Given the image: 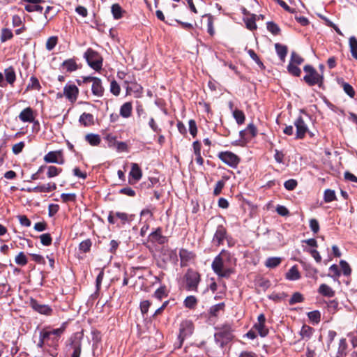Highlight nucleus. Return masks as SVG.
<instances>
[{
	"instance_id": "f257e3e1",
	"label": "nucleus",
	"mask_w": 357,
	"mask_h": 357,
	"mask_svg": "<svg viewBox=\"0 0 357 357\" xmlns=\"http://www.w3.org/2000/svg\"><path fill=\"white\" fill-rule=\"evenodd\" d=\"M231 259V254L225 250H222L214 258L211 264V268L219 278H229L234 273V268L229 266Z\"/></svg>"
},
{
	"instance_id": "f03ea898",
	"label": "nucleus",
	"mask_w": 357,
	"mask_h": 357,
	"mask_svg": "<svg viewBox=\"0 0 357 357\" xmlns=\"http://www.w3.org/2000/svg\"><path fill=\"white\" fill-rule=\"evenodd\" d=\"M65 331L66 323H63L59 328L52 330H50L49 328H44L40 331L42 333H45L47 335V337L45 339L47 345L56 349L58 347L60 337Z\"/></svg>"
},
{
	"instance_id": "7ed1b4c3",
	"label": "nucleus",
	"mask_w": 357,
	"mask_h": 357,
	"mask_svg": "<svg viewBox=\"0 0 357 357\" xmlns=\"http://www.w3.org/2000/svg\"><path fill=\"white\" fill-rule=\"evenodd\" d=\"M303 70L306 73L303 79L309 86L316 84H318L319 86H321L324 82L323 75H319L317 71L310 65L305 66Z\"/></svg>"
},
{
	"instance_id": "20e7f679",
	"label": "nucleus",
	"mask_w": 357,
	"mask_h": 357,
	"mask_svg": "<svg viewBox=\"0 0 357 357\" xmlns=\"http://www.w3.org/2000/svg\"><path fill=\"white\" fill-rule=\"evenodd\" d=\"M84 56L88 65L93 70L98 71L102 68V58L96 51L89 48L84 53Z\"/></svg>"
},
{
	"instance_id": "39448f33",
	"label": "nucleus",
	"mask_w": 357,
	"mask_h": 357,
	"mask_svg": "<svg viewBox=\"0 0 357 357\" xmlns=\"http://www.w3.org/2000/svg\"><path fill=\"white\" fill-rule=\"evenodd\" d=\"M184 280L187 290L197 291L198 284L200 282V275L198 272L192 269H188L184 275Z\"/></svg>"
},
{
	"instance_id": "423d86ee",
	"label": "nucleus",
	"mask_w": 357,
	"mask_h": 357,
	"mask_svg": "<svg viewBox=\"0 0 357 357\" xmlns=\"http://www.w3.org/2000/svg\"><path fill=\"white\" fill-rule=\"evenodd\" d=\"M218 158L230 167L236 168L241 161V158L231 151H221L218 154Z\"/></svg>"
},
{
	"instance_id": "0eeeda50",
	"label": "nucleus",
	"mask_w": 357,
	"mask_h": 357,
	"mask_svg": "<svg viewBox=\"0 0 357 357\" xmlns=\"http://www.w3.org/2000/svg\"><path fill=\"white\" fill-rule=\"evenodd\" d=\"M83 331L74 333L70 338V347L73 349L71 357H79L82 349V341L83 339Z\"/></svg>"
},
{
	"instance_id": "6e6552de",
	"label": "nucleus",
	"mask_w": 357,
	"mask_h": 357,
	"mask_svg": "<svg viewBox=\"0 0 357 357\" xmlns=\"http://www.w3.org/2000/svg\"><path fill=\"white\" fill-rule=\"evenodd\" d=\"M43 159L47 163L63 165L65 162L62 151H50L44 156Z\"/></svg>"
},
{
	"instance_id": "1a4fd4ad",
	"label": "nucleus",
	"mask_w": 357,
	"mask_h": 357,
	"mask_svg": "<svg viewBox=\"0 0 357 357\" xmlns=\"http://www.w3.org/2000/svg\"><path fill=\"white\" fill-rule=\"evenodd\" d=\"M30 306L36 312L47 316L51 315L53 311L51 307L48 305L40 303L38 301L33 298L30 300Z\"/></svg>"
},
{
	"instance_id": "9d476101",
	"label": "nucleus",
	"mask_w": 357,
	"mask_h": 357,
	"mask_svg": "<svg viewBox=\"0 0 357 357\" xmlns=\"http://www.w3.org/2000/svg\"><path fill=\"white\" fill-rule=\"evenodd\" d=\"M227 234V229L222 223H219L217 226L216 231L213 237V242L219 246L223 243Z\"/></svg>"
},
{
	"instance_id": "9b49d317",
	"label": "nucleus",
	"mask_w": 357,
	"mask_h": 357,
	"mask_svg": "<svg viewBox=\"0 0 357 357\" xmlns=\"http://www.w3.org/2000/svg\"><path fill=\"white\" fill-rule=\"evenodd\" d=\"M179 338L182 340L192 334L194 331V325L191 320H183L180 325Z\"/></svg>"
},
{
	"instance_id": "f8f14e48",
	"label": "nucleus",
	"mask_w": 357,
	"mask_h": 357,
	"mask_svg": "<svg viewBox=\"0 0 357 357\" xmlns=\"http://www.w3.org/2000/svg\"><path fill=\"white\" fill-rule=\"evenodd\" d=\"M294 126L296 128V138L303 139L308 130V128L302 116H300L295 120Z\"/></svg>"
},
{
	"instance_id": "ddd939ff",
	"label": "nucleus",
	"mask_w": 357,
	"mask_h": 357,
	"mask_svg": "<svg viewBox=\"0 0 357 357\" xmlns=\"http://www.w3.org/2000/svg\"><path fill=\"white\" fill-rule=\"evenodd\" d=\"M78 94L79 89L75 84H66L63 88V95L71 102L76 101Z\"/></svg>"
},
{
	"instance_id": "4468645a",
	"label": "nucleus",
	"mask_w": 357,
	"mask_h": 357,
	"mask_svg": "<svg viewBox=\"0 0 357 357\" xmlns=\"http://www.w3.org/2000/svg\"><path fill=\"white\" fill-rule=\"evenodd\" d=\"M125 84H127V93H130L131 92L140 93L142 92V87L137 83L134 77L128 76V79L125 80Z\"/></svg>"
},
{
	"instance_id": "2eb2a0df",
	"label": "nucleus",
	"mask_w": 357,
	"mask_h": 357,
	"mask_svg": "<svg viewBox=\"0 0 357 357\" xmlns=\"http://www.w3.org/2000/svg\"><path fill=\"white\" fill-rule=\"evenodd\" d=\"M149 241L152 243H157L162 245L167 242V238L162 235V229L157 228L154 231L151 232L149 236Z\"/></svg>"
},
{
	"instance_id": "dca6fc26",
	"label": "nucleus",
	"mask_w": 357,
	"mask_h": 357,
	"mask_svg": "<svg viewBox=\"0 0 357 357\" xmlns=\"http://www.w3.org/2000/svg\"><path fill=\"white\" fill-rule=\"evenodd\" d=\"M56 189V185L54 183H48L45 185H37L33 188H28L29 192H50Z\"/></svg>"
},
{
	"instance_id": "f3484780",
	"label": "nucleus",
	"mask_w": 357,
	"mask_h": 357,
	"mask_svg": "<svg viewBox=\"0 0 357 357\" xmlns=\"http://www.w3.org/2000/svg\"><path fill=\"white\" fill-rule=\"evenodd\" d=\"M91 91L93 95L98 98L103 96L105 89L102 86V80L100 78L96 77V79H93L91 86Z\"/></svg>"
},
{
	"instance_id": "a211bd4d",
	"label": "nucleus",
	"mask_w": 357,
	"mask_h": 357,
	"mask_svg": "<svg viewBox=\"0 0 357 357\" xmlns=\"http://www.w3.org/2000/svg\"><path fill=\"white\" fill-rule=\"evenodd\" d=\"M129 175H130V178H129L128 182L130 184H134L135 183H136L137 181L140 180V178H142V172L140 167H139V165L137 164H136V163L132 164V167H131V170L130 172Z\"/></svg>"
},
{
	"instance_id": "6ab92c4d",
	"label": "nucleus",
	"mask_w": 357,
	"mask_h": 357,
	"mask_svg": "<svg viewBox=\"0 0 357 357\" xmlns=\"http://www.w3.org/2000/svg\"><path fill=\"white\" fill-rule=\"evenodd\" d=\"M232 329L229 324L222 326L219 328V331L215 333V337L218 338L222 337L229 342L232 339Z\"/></svg>"
},
{
	"instance_id": "aec40b11",
	"label": "nucleus",
	"mask_w": 357,
	"mask_h": 357,
	"mask_svg": "<svg viewBox=\"0 0 357 357\" xmlns=\"http://www.w3.org/2000/svg\"><path fill=\"white\" fill-rule=\"evenodd\" d=\"M179 257L181 259V266H186L190 261L195 257V254L186 249H181L179 251Z\"/></svg>"
},
{
	"instance_id": "412c9836",
	"label": "nucleus",
	"mask_w": 357,
	"mask_h": 357,
	"mask_svg": "<svg viewBox=\"0 0 357 357\" xmlns=\"http://www.w3.org/2000/svg\"><path fill=\"white\" fill-rule=\"evenodd\" d=\"M19 119L22 122L31 123L34 120L33 111L31 107L24 109L19 114Z\"/></svg>"
},
{
	"instance_id": "4be33fe9",
	"label": "nucleus",
	"mask_w": 357,
	"mask_h": 357,
	"mask_svg": "<svg viewBox=\"0 0 357 357\" xmlns=\"http://www.w3.org/2000/svg\"><path fill=\"white\" fill-rule=\"evenodd\" d=\"M132 104L131 102H126L123 103L119 110V115L123 118L128 119L132 116Z\"/></svg>"
},
{
	"instance_id": "5701e85b",
	"label": "nucleus",
	"mask_w": 357,
	"mask_h": 357,
	"mask_svg": "<svg viewBox=\"0 0 357 357\" xmlns=\"http://www.w3.org/2000/svg\"><path fill=\"white\" fill-rule=\"evenodd\" d=\"M3 75H5L6 82L10 86H13L16 80V74L14 68L12 66L6 68Z\"/></svg>"
},
{
	"instance_id": "b1692460",
	"label": "nucleus",
	"mask_w": 357,
	"mask_h": 357,
	"mask_svg": "<svg viewBox=\"0 0 357 357\" xmlns=\"http://www.w3.org/2000/svg\"><path fill=\"white\" fill-rule=\"evenodd\" d=\"M61 66L66 70V72L68 73L75 71L78 69V65L77 64L75 59H69L65 60L62 63Z\"/></svg>"
},
{
	"instance_id": "393cba45",
	"label": "nucleus",
	"mask_w": 357,
	"mask_h": 357,
	"mask_svg": "<svg viewBox=\"0 0 357 357\" xmlns=\"http://www.w3.org/2000/svg\"><path fill=\"white\" fill-rule=\"evenodd\" d=\"M79 123L84 126H90L94 123L93 115L90 113L84 112L79 119Z\"/></svg>"
},
{
	"instance_id": "a878e982",
	"label": "nucleus",
	"mask_w": 357,
	"mask_h": 357,
	"mask_svg": "<svg viewBox=\"0 0 357 357\" xmlns=\"http://www.w3.org/2000/svg\"><path fill=\"white\" fill-rule=\"evenodd\" d=\"M111 12L113 17L115 20H119L123 17V13H126L124 10L119 3H114L111 7Z\"/></svg>"
},
{
	"instance_id": "bb28decb",
	"label": "nucleus",
	"mask_w": 357,
	"mask_h": 357,
	"mask_svg": "<svg viewBox=\"0 0 357 357\" xmlns=\"http://www.w3.org/2000/svg\"><path fill=\"white\" fill-rule=\"evenodd\" d=\"M314 331V330L313 328L307 325H303L300 331V335L302 339L308 340L312 337Z\"/></svg>"
},
{
	"instance_id": "cd10ccee",
	"label": "nucleus",
	"mask_w": 357,
	"mask_h": 357,
	"mask_svg": "<svg viewBox=\"0 0 357 357\" xmlns=\"http://www.w3.org/2000/svg\"><path fill=\"white\" fill-rule=\"evenodd\" d=\"M318 292L320 294L328 297H333L335 295V291L333 290V289L331 287L326 284H321L319 286Z\"/></svg>"
},
{
	"instance_id": "c85d7f7f",
	"label": "nucleus",
	"mask_w": 357,
	"mask_h": 357,
	"mask_svg": "<svg viewBox=\"0 0 357 357\" xmlns=\"http://www.w3.org/2000/svg\"><path fill=\"white\" fill-rule=\"evenodd\" d=\"M275 51L277 52L278 56L280 59L281 61H284L285 57L287 54V47L286 45L275 43Z\"/></svg>"
},
{
	"instance_id": "c756f323",
	"label": "nucleus",
	"mask_w": 357,
	"mask_h": 357,
	"mask_svg": "<svg viewBox=\"0 0 357 357\" xmlns=\"http://www.w3.org/2000/svg\"><path fill=\"white\" fill-rule=\"evenodd\" d=\"M301 274L296 266H292L286 273V278L289 280H297L300 279Z\"/></svg>"
},
{
	"instance_id": "7c9ffc66",
	"label": "nucleus",
	"mask_w": 357,
	"mask_h": 357,
	"mask_svg": "<svg viewBox=\"0 0 357 357\" xmlns=\"http://www.w3.org/2000/svg\"><path fill=\"white\" fill-rule=\"evenodd\" d=\"M86 141L91 146H98L101 142V139L98 134H87L85 136Z\"/></svg>"
},
{
	"instance_id": "2f4dec72",
	"label": "nucleus",
	"mask_w": 357,
	"mask_h": 357,
	"mask_svg": "<svg viewBox=\"0 0 357 357\" xmlns=\"http://www.w3.org/2000/svg\"><path fill=\"white\" fill-rule=\"evenodd\" d=\"M168 291L167 289V287L165 285H162L158 289L155 290L153 294V297L157 298L159 301L162 300L164 298L167 297Z\"/></svg>"
},
{
	"instance_id": "473e14b6",
	"label": "nucleus",
	"mask_w": 357,
	"mask_h": 357,
	"mask_svg": "<svg viewBox=\"0 0 357 357\" xmlns=\"http://www.w3.org/2000/svg\"><path fill=\"white\" fill-rule=\"evenodd\" d=\"M41 89L40 84L38 79L35 76H31L29 80V83L26 86V91L29 90H36L40 91Z\"/></svg>"
},
{
	"instance_id": "72a5a7b5",
	"label": "nucleus",
	"mask_w": 357,
	"mask_h": 357,
	"mask_svg": "<svg viewBox=\"0 0 357 357\" xmlns=\"http://www.w3.org/2000/svg\"><path fill=\"white\" fill-rule=\"evenodd\" d=\"M225 303H220L211 306L209 309V314L212 317H217L220 311H224Z\"/></svg>"
},
{
	"instance_id": "f704fd0d",
	"label": "nucleus",
	"mask_w": 357,
	"mask_h": 357,
	"mask_svg": "<svg viewBox=\"0 0 357 357\" xmlns=\"http://www.w3.org/2000/svg\"><path fill=\"white\" fill-rule=\"evenodd\" d=\"M115 216L121 220L123 225L131 222L133 217L132 215H129L123 212H116Z\"/></svg>"
},
{
	"instance_id": "c9c22d12",
	"label": "nucleus",
	"mask_w": 357,
	"mask_h": 357,
	"mask_svg": "<svg viewBox=\"0 0 357 357\" xmlns=\"http://www.w3.org/2000/svg\"><path fill=\"white\" fill-rule=\"evenodd\" d=\"M347 343L344 338H342L339 342L337 350V357L345 356L347 355Z\"/></svg>"
},
{
	"instance_id": "e433bc0d",
	"label": "nucleus",
	"mask_w": 357,
	"mask_h": 357,
	"mask_svg": "<svg viewBox=\"0 0 357 357\" xmlns=\"http://www.w3.org/2000/svg\"><path fill=\"white\" fill-rule=\"evenodd\" d=\"M349 47L352 56L357 60V39L355 36L349 38Z\"/></svg>"
},
{
	"instance_id": "4c0bfd02",
	"label": "nucleus",
	"mask_w": 357,
	"mask_h": 357,
	"mask_svg": "<svg viewBox=\"0 0 357 357\" xmlns=\"http://www.w3.org/2000/svg\"><path fill=\"white\" fill-rule=\"evenodd\" d=\"M197 303V299L195 296H188L184 300V305L187 308L194 309Z\"/></svg>"
},
{
	"instance_id": "58836bf2",
	"label": "nucleus",
	"mask_w": 357,
	"mask_h": 357,
	"mask_svg": "<svg viewBox=\"0 0 357 357\" xmlns=\"http://www.w3.org/2000/svg\"><path fill=\"white\" fill-rule=\"evenodd\" d=\"M336 195L333 190L326 189L324 191V199L326 203H330L336 200Z\"/></svg>"
},
{
	"instance_id": "ea45409f",
	"label": "nucleus",
	"mask_w": 357,
	"mask_h": 357,
	"mask_svg": "<svg viewBox=\"0 0 357 357\" xmlns=\"http://www.w3.org/2000/svg\"><path fill=\"white\" fill-rule=\"evenodd\" d=\"M233 116L238 125H241L245 122V116L243 111L235 109L233 111Z\"/></svg>"
},
{
	"instance_id": "a19ab883",
	"label": "nucleus",
	"mask_w": 357,
	"mask_h": 357,
	"mask_svg": "<svg viewBox=\"0 0 357 357\" xmlns=\"http://www.w3.org/2000/svg\"><path fill=\"white\" fill-rule=\"evenodd\" d=\"M47 176L48 178H53L58 176L61 172L62 169L56 167L55 166H48L47 167Z\"/></svg>"
},
{
	"instance_id": "79ce46f5",
	"label": "nucleus",
	"mask_w": 357,
	"mask_h": 357,
	"mask_svg": "<svg viewBox=\"0 0 357 357\" xmlns=\"http://www.w3.org/2000/svg\"><path fill=\"white\" fill-rule=\"evenodd\" d=\"M281 263L280 257H269L266 259L265 265L268 268H275Z\"/></svg>"
},
{
	"instance_id": "37998d69",
	"label": "nucleus",
	"mask_w": 357,
	"mask_h": 357,
	"mask_svg": "<svg viewBox=\"0 0 357 357\" xmlns=\"http://www.w3.org/2000/svg\"><path fill=\"white\" fill-rule=\"evenodd\" d=\"M254 327L261 337H266L268 334V329L266 327L265 324H255Z\"/></svg>"
},
{
	"instance_id": "c03bdc74",
	"label": "nucleus",
	"mask_w": 357,
	"mask_h": 357,
	"mask_svg": "<svg viewBox=\"0 0 357 357\" xmlns=\"http://www.w3.org/2000/svg\"><path fill=\"white\" fill-rule=\"evenodd\" d=\"M92 245V242L90 239H86L82 241L79 245V249L82 252L86 253L89 252L91 247Z\"/></svg>"
},
{
	"instance_id": "a18cd8bd",
	"label": "nucleus",
	"mask_w": 357,
	"mask_h": 357,
	"mask_svg": "<svg viewBox=\"0 0 357 357\" xmlns=\"http://www.w3.org/2000/svg\"><path fill=\"white\" fill-rule=\"evenodd\" d=\"M215 343L213 347L215 349H220L222 352V349L225 345L228 342L227 340L222 337L218 338L215 337V334L214 335Z\"/></svg>"
},
{
	"instance_id": "49530a36",
	"label": "nucleus",
	"mask_w": 357,
	"mask_h": 357,
	"mask_svg": "<svg viewBox=\"0 0 357 357\" xmlns=\"http://www.w3.org/2000/svg\"><path fill=\"white\" fill-rule=\"evenodd\" d=\"M307 317L314 324H318L321 320V314L318 310H314L308 312Z\"/></svg>"
},
{
	"instance_id": "de8ad7c7",
	"label": "nucleus",
	"mask_w": 357,
	"mask_h": 357,
	"mask_svg": "<svg viewBox=\"0 0 357 357\" xmlns=\"http://www.w3.org/2000/svg\"><path fill=\"white\" fill-rule=\"evenodd\" d=\"M13 34L10 29L4 28L1 30V41L2 43H4L7 41L8 40H10L13 38Z\"/></svg>"
},
{
	"instance_id": "09e8293b",
	"label": "nucleus",
	"mask_w": 357,
	"mask_h": 357,
	"mask_svg": "<svg viewBox=\"0 0 357 357\" xmlns=\"http://www.w3.org/2000/svg\"><path fill=\"white\" fill-rule=\"evenodd\" d=\"M58 42V38L56 36H51L50 37L46 42V49L48 51L52 50L55 46L56 45Z\"/></svg>"
},
{
	"instance_id": "8fccbe9b",
	"label": "nucleus",
	"mask_w": 357,
	"mask_h": 357,
	"mask_svg": "<svg viewBox=\"0 0 357 357\" xmlns=\"http://www.w3.org/2000/svg\"><path fill=\"white\" fill-rule=\"evenodd\" d=\"M342 86L343 88L344 91L350 97L354 98L355 95V91L354 88L351 84L347 82H342Z\"/></svg>"
},
{
	"instance_id": "3c124183",
	"label": "nucleus",
	"mask_w": 357,
	"mask_h": 357,
	"mask_svg": "<svg viewBox=\"0 0 357 357\" xmlns=\"http://www.w3.org/2000/svg\"><path fill=\"white\" fill-rule=\"evenodd\" d=\"M287 70L290 74H291L294 76H296V77L300 76V75L301 73V69L298 67H297L296 64H294L290 62L287 66Z\"/></svg>"
},
{
	"instance_id": "603ef678",
	"label": "nucleus",
	"mask_w": 357,
	"mask_h": 357,
	"mask_svg": "<svg viewBox=\"0 0 357 357\" xmlns=\"http://www.w3.org/2000/svg\"><path fill=\"white\" fill-rule=\"evenodd\" d=\"M15 261L20 266H25L27 264V259L23 252H20L16 257Z\"/></svg>"
},
{
	"instance_id": "864d4df0",
	"label": "nucleus",
	"mask_w": 357,
	"mask_h": 357,
	"mask_svg": "<svg viewBox=\"0 0 357 357\" xmlns=\"http://www.w3.org/2000/svg\"><path fill=\"white\" fill-rule=\"evenodd\" d=\"M267 29L275 36L279 34L280 32V27L273 22H267Z\"/></svg>"
},
{
	"instance_id": "5fc2aeb1",
	"label": "nucleus",
	"mask_w": 357,
	"mask_h": 357,
	"mask_svg": "<svg viewBox=\"0 0 357 357\" xmlns=\"http://www.w3.org/2000/svg\"><path fill=\"white\" fill-rule=\"evenodd\" d=\"M340 265L344 275L348 276L351 275V268L346 261L341 260L340 261Z\"/></svg>"
},
{
	"instance_id": "6e6d98bb",
	"label": "nucleus",
	"mask_w": 357,
	"mask_h": 357,
	"mask_svg": "<svg viewBox=\"0 0 357 357\" xmlns=\"http://www.w3.org/2000/svg\"><path fill=\"white\" fill-rule=\"evenodd\" d=\"M304 61V59L295 52H292L291 54L290 63L296 65H300Z\"/></svg>"
},
{
	"instance_id": "4d7b16f0",
	"label": "nucleus",
	"mask_w": 357,
	"mask_h": 357,
	"mask_svg": "<svg viewBox=\"0 0 357 357\" xmlns=\"http://www.w3.org/2000/svg\"><path fill=\"white\" fill-rule=\"evenodd\" d=\"M303 296L299 292H295L291 298H290L289 303L290 305H294L298 303H301L303 301Z\"/></svg>"
},
{
	"instance_id": "13d9d810",
	"label": "nucleus",
	"mask_w": 357,
	"mask_h": 357,
	"mask_svg": "<svg viewBox=\"0 0 357 357\" xmlns=\"http://www.w3.org/2000/svg\"><path fill=\"white\" fill-rule=\"evenodd\" d=\"M41 243L45 246H49L52 244V237L50 234L46 233L40 236Z\"/></svg>"
},
{
	"instance_id": "bf43d9fd",
	"label": "nucleus",
	"mask_w": 357,
	"mask_h": 357,
	"mask_svg": "<svg viewBox=\"0 0 357 357\" xmlns=\"http://www.w3.org/2000/svg\"><path fill=\"white\" fill-rule=\"evenodd\" d=\"M121 88L119 84L115 80H112L110 83V92L117 96L120 94Z\"/></svg>"
},
{
	"instance_id": "052dcab7",
	"label": "nucleus",
	"mask_w": 357,
	"mask_h": 357,
	"mask_svg": "<svg viewBox=\"0 0 357 357\" xmlns=\"http://www.w3.org/2000/svg\"><path fill=\"white\" fill-rule=\"evenodd\" d=\"M61 198L64 203H68L69 202H75L76 199V195L74 193H62L61 195Z\"/></svg>"
},
{
	"instance_id": "680f3d73",
	"label": "nucleus",
	"mask_w": 357,
	"mask_h": 357,
	"mask_svg": "<svg viewBox=\"0 0 357 357\" xmlns=\"http://www.w3.org/2000/svg\"><path fill=\"white\" fill-rule=\"evenodd\" d=\"M189 124V132L190 135L195 137L197 133V127L195 120L190 119L188 122Z\"/></svg>"
},
{
	"instance_id": "e2e57ef3",
	"label": "nucleus",
	"mask_w": 357,
	"mask_h": 357,
	"mask_svg": "<svg viewBox=\"0 0 357 357\" xmlns=\"http://www.w3.org/2000/svg\"><path fill=\"white\" fill-rule=\"evenodd\" d=\"M91 336L93 340V347H97V344L101 341V335L100 332L96 330L91 331Z\"/></svg>"
},
{
	"instance_id": "0e129e2a",
	"label": "nucleus",
	"mask_w": 357,
	"mask_h": 357,
	"mask_svg": "<svg viewBox=\"0 0 357 357\" xmlns=\"http://www.w3.org/2000/svg\"><path fill=\"white\" fill-rule=\"evenodd\" d=\"M224 186H225V181L222 180L218 181L215 184V188L213 190V195L215 196L219 195L221 193L222 190L223 189Z\"/></svg>"
},
{
	"instance_id": "69168bd1",
	"label": "nucleus",
	"mask_w": 357,
	"mask_h": 357,
	"mask_svg": "<svg viewBox=\"0 0 357 357\" xmlns=\"http://www.w3.org/2000/svg\"><path fill=\"white\" fill-rule=\"evenodd\" d=\"M245 130L250 135V138L255 137L257 134V129L253 123H249Z\"/></svg>"
},
{
	"instance_id": "338daca9",
	"label": "nucleus",
	"mask_w": 357,
	"mask_h": 357,
	"mask_svg": "<svg viewBox=\"0 0 357 357\" xmlns=\"http://www.w3.org/2000/svg\"><path fill=\"white\" fill-rule=\"evenodd\" d=\"M24 146L25 144L24 142H20L17 144H14L12 147L13 153L15 155L20 153L22 151Z\"/></svg>"
},
{
	"instance_id": "774afa93",
	"label": "nucleus",
	"mask_w": 357,
	"mask_h": 357,
	"mask_svg": "<svg viewBox=\"0 0 357 357\" xmlns=\"http://www.w3.org/2000/svg\"><path fill=\"white\" fill-rule=\"evenodd\" d=\"M284 186L288 190H293L297 186V181L294 179H289L284 182Z\"/></svg>"
}]
</instances>
